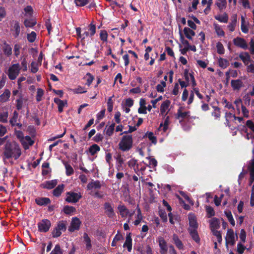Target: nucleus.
<instances>
[{
    "label": "nucleus",
    "mask_w": 254,
    "mask_h": 254,
    "mask_svg": "<svg viewBox=\"0 0 254 254\" xmlns=\"http://www.w3.org/2000/svg\"><path fill=\"white\" fill-rule=\"evenodd\" d=\"M21 155V150L19 145L15 142H7L3 152V160L14 158L17 160Z\"/></svg>",
    "instance_id": "1"
},
{
    "label": "nucleus",
    "mask_w": 254,
    "mask_h": 254,
    "mask_svg": "<svg viewBox=\"0 0 254 254\" xmlns=\"http://www.w3.org/2000/svg\"><path fill=\"white\" fill-rule=\"evenodd\" d=\"M132 146V138L131 135H127L123 136L119 144V148L123 151L129 150Z\"/></svg>",
    "instance_id": "2"
},
{
    "label": "nucleus",
    "mask_w": 254,
    "mask_h": 254,
    "mask_svg": "<svg viewBox=\"0 0 254 254\" xmlns=\"http://www.w3.org/2000/svg\"><path fill=\"white\" fill-rule=\"evenodd\" d=\"M190 114V111H185L183 107H180L177 111L176 118L179 121L180 124H183L186 120L190 121L191 119H195V117H191Z\"/></svg>",
    "instance_id": "3"
},
{
    "label": "nucleus",
    "mask_w": 254,
    "mask_h": 254,
    "mask_svg": "<svg viewBox=\"0 0 254 254\" xmlns=\"http://www.w3.org/2000/svg\"><path fill=\"white\" fill-rule=\"evenodd\" d=\"M21 68L18 63L12 64L6 72L8 78L11 80L15 79L18 76Z\"/></svg>",
    "instance_id": "4"
},
{
    "label": "nucleus",
    "mask_w": 254,
    "mask_h": 254,
    "mask_svg": "<svg viewBox=\"0 0 254 254\" xmlns=\"http://www.w3.org/2000/svg\"><path fill=\"white\" fill-rule=\"evenodd\" d=\"M82 195L80 192H74L69 191L66 192V198L65 200L68 202L76 203L81 198Z\"/></svg>",
    "instance_id": "5"
},
{
    "label": "nucleus",
    "mask_w": 254,
    "mask_h": 254,
    "mask_svg": "<svg viewBox=\"0 0 254 254\" xmlns=\"http://www.w3.org/2000/svg\"><path fill=\"white\" fill-rule=\"evenodd\" d=\"M51 226V222L48 219H43L38 223L39 231L43 233L48 231Z\"/></svg>",
    "instance_id": "6"
},
{
    "label": "nucleus",
    "mask_w": 254,
    "mask_h": 254,
    "mask_svg": "<svg viewBox=\"0 0 254 254\" xmlns=\"http://www.w3.org/2000/svg\"><path fill=\"white\" fill-rule=\"evenodd\" d=\"M10 30L15 38L18 37L20 32V26L19 23L17 21L13 20L11 22Z\"/></svg>",
    "instance_id": "7"
},
{
    "label": "nucleus",
    "mask_w": 254,
    "mask_h": 254,
    "mask_svg": "<svg viewBox=\"0 0 254 254\" xmlns=\"http://www.w3.org/2000/svg\"><path fill=\"white\" fill-rule=\"evenodd\" d=\"M234 44L239 48L246 50L248 48V45L246 41L242 38L237 37L233 39Z\"/></svg>",
    "instance_id": "8"
},
{
    "label": "nucleus",
    "mask_w": 254,
    "mask_h": 254,
    "mask_svg": "<svg viewBox=\"0 0 254 254\" xmlns=\"http://www.w3.org/2000/svg\"><path fill=\"white\" fill-rule=\"evenodd\" d=\"M225 239L226 245L229 244L231 246H234L235 245V234L232 229H229L227 230Z\"/></svg>",
    "instance_id": "9"
},
{
    "label": "nucleus",
    "mask_w": 254,
    "mask_h": 254,
    "mask_svg": "<svg viewBox=\"0 0 254 254\" xmlns=\"http://www.w3.org/2000/svg\"><path fill=\"white\" fill-rule=\"evenodd\" d=\"M80 224L81 221L78 218H73L70 223V226L68 228V230L70 232H74L75 230H77L79 229Z\"/></svg>",
    "instance_id": "10"
},
{
    "label": "nucleus",
    "mask_w": 254,
    "mask_h": 254,
    "mask_svg": "<svg viewBox=\"0 0 254 254\" xmlns=\"http://www.w3.org/2000/svg\"><path fill=\"white\" fill-rule=\"evenodd\" d=\"M159 246L160 248V253L161 254H167V245L165 240L162 237H159L158 238Z\"/></svg>",
    "instance_id": "11"
},
{
    "label": "nucleus",
    "mask_w": 254,
    "mask_h": 254,
    "mask_svg": "<svg viewBox=\"0 0 254 254\" xmlns=\"http://www.w3.org/2000/svg\"><path fill=\"white\" fill-rule=\"evenodd\" d=\"M190 224V228L189 230H196L198 227L195 217L192 214H190L188 216Z\"/></svg>",
    "instance_id": "12"
},
{
    "label": "nucleus",
    "mask_w": 254,
    "mask_h": 254,
    "mask_svg": "<svg viewBox=\"0 0 254 254\" xmlns=\"http://www.w3.org/2000/svg\"><path fill=\"white\" fill-rule=\"evenodd\" d=\"M57 183L58 182L56 180L46 181L41 185V187L43 189L50 190L53 189L57 185Z\"/></svg>",
    "instance_id": "13"
},
{
    "label": "nucleus",
    "mask_w": 254,
    "mask_h": 254,
    "mask_svg": "<svg viewBox=\"0 0 254 254\" xmlns=\"http://www.w3.org/2000/svg\"><path fill=\"white\" fill-rule=\"evenodd\" d=\"M21 144L25 149H27L29 146H31L34 143V141L32 140L29 136H26L21 140Z\"/></svg>",
    "instance_id": "14"
},
{
    "label": "nucleus",
    "mask_w": 254,
    "mask_h": 254,
    "mask_svg": "<svg viewBox=\"0 0 254 254\" xmlns=\"http://www.w3.org/2000/svg\"><path fill=\"white\" fill-rule=\"evenodd\" d=\"M104 208L105 209V213L108 217L112 218L114 216L115 213L114 209L110 203L106 202L104 204Z\"/></svg>",
    "instance_id": "15"
},
{
    "label": "nucleus",
    "mask_w": 254,
    "mask_h": 254,
    "mask_svg": "<svg viewBox=\"0 0 254 254\" xmlns=\"http://www.w3.org/2000/svg\"><path fill=\"white\" fill-rule=\"evenodd\" d=\"M118 209L122 217L126 218L129 214V210L124 205H119Z\"/></svg>",
    "instance_id": "16"
},
{
    "label": "nucleus",
    "mask_w": 254,
    "mask_h": 254,
    "mask_svg": "<svg viewBox=\"0 0 254 254\" xmlns=\"http://www.w3.org/2000/svg\"><path fill=\"white\" fill-rule=\"evenodd\" d=\"M231 84L234 90H239L243 86V82L240 79L232 80Z\"/></svg>",
    "instance_id": "17"
},
{
    "label": "nucleus",
    "mask_w": 254,
    "mask_h": 254,
    "mask_svg": "<svg viewBox=\"0 0 254 254\" xmlns=\"http://www.w3.org/2000/svg\"><path fill=\"white\" fill-rule=\"evenodd\" d=\"M239 58L243 62L245 65H248L251 61V56L247 52H242L239 55Z\"/></svg>",
    "instance_id": "18"
},
{
    "label": "nucleus",
    "mask_w": 254,
    "mask_h": 254,
    "mask_svg": "<svg viewBox=\"0 0 254 254\" xmlns=\"http://www.w3.org/2000/svg\"><path fill=\"white\" fill-rule=\"evenodd\" d=\"M172 240L173 243L179 250L184 249V245L176 234H173L172 236Z\"/></svg>",
    "instance_id": "19"
},
{
    "label": "nucleus",
    "mask_w": 254,
    "mask_h": 254,
    "mask_svg": "<svg viewBox=\"0 0 254 254\" xmlns=\"http://www.w3.org/2000/svg\"><path fill=\"white\" fill-rule=\"evenodd\" d=\"M35 202L38 205H46L51 202L50 199L48 197H38L35 199Z\"/></svg>",
    "instance_id": "20"
},
{
    "label": "nucleus",
    "mask_w": 254,
    "mask_h": 254,
    "mask_svg": "<svg viewBox=\"0 0 254 254\" xmlns=\"http://www.w3.org/2000/svg\"><path fill=\"white\" fill-rule=\"evenodd\" d=\"M123 247H127L128 251L129 252H131L132 250V239L130 233L127 235L126 241Z\"/></svg>",
    "instance_id": "21"
},
{
    "label": "nucleus",
    "mask_w": 254,
    "mask_h": 254,
    "mask_svg": "<svg viewBox=\"0 0 254 254\" xmlns=\"http://www.w3.org/2000/svg\"><path fill=\"white\" fill-rule=\"evenodd\" d=\"M170 124V118L169 116H167L164 120V123H161L158 128L159 130H162L163 132H165L168 128V126Z\"/></svg>",
    "instance_id": "22"
},
{
    "label": "nucleus",
    "mask_w": 254,
    "mask_h": 254,
    "mask_svg": "<svg viewBox=\"0 0 254 254\" xmlns=\"http://www.w3.org/2000/svg\"><path fill=\"white\" fill-rule=\"evenodd\" d=\"M10 92L8 89H5L3 93L0 96V102H5L7 101L10 97Z\"/></svg>",
    "instance_id": "23"
},
{
    "label": "nucleus",
    "mask_w": 254,
    "mask_h": 254,
    "mask_svg": "<svg viewBox=\"0 0 254 254\" xmlns=\"http://www.w3.org/2000/svg\"><path fill=\"white\" fill-rule=\"evenodd\" d=\"M170 104V102L168 100H166L162 103L160 107V112L162 115H166L167 113L166 112L169 107Z\"/></svg>",
    "instance_id": "24"
},
{
    "label": "nucleus",
    "mask_w": 254,
    "mask_h": 254,
    "mask_svg": "<svg viewBox=\"0 0 254 254\" xmlns=\"http://www.w3.org/2000/svg\"><path fill=\"white\" fill-rule=\"evenodd\" d=\"M101 184L99 181H92L89 183L87 186L88 190H92L93 189H99L101 188Z\"/></svg>",
    "instance_id": "25"
},
{
    "label": "nucleus",
    "mask_w": 254,
    "mask_h": 254,
    "mask_svg": "<svg viewBox=\"0 0 254 254\" xmlns=\"http://www.w3.org/2000/svg\"><path fill=\"white\" fill-rule=\"evenodd\" d=\"M210 225L211 230H216L220 227L219 220L216 218H213L210 221Z\"/></svg>",
    "instance_id": "26"
},
{
    "label": "nucleus",
    "mask_w": 254,
    "mask_h": 254,
    "mask_svg": "<svg viewBox=\"0 0 254 254\" xmlns=\"http://www.w3.org/2000/svg\"><path fill=\"white\" fill-rule=\"evenodd\" d=\"M2 50L4 54L7 57H9L12 54V48L6 43L4 44L2 47Z\"/></svg>",
    "instance_id": "27"
},
{
    "label": "nucleus",
    "mask_w": 254,
    "mask_h": 254,
    "mask_svg": "<svg viewBox=\"0 0 254 254\" xmlns=\"http://www.w3.org/2000/svg\"><path fill=\"white\" fill-rule=\"evenodd\" d=\"M184 33L186 37L189 39H192V37L195 35V32L188 27L184 28Z\"/></svg>",
    "instance_id": "28"
},
{
    "label": "nucleus",
    "mask_w": 254,
    "mask_h": 254,
    "mask_svg": "<svg viewBox=\"0 0 254 254\" xmlns=\"http://www.w3.org/2000/svg\"><path fill=\"white\" fill-rule=\"evenodd\" d=\"M64 185L61 184L56 187L53 191V195L55 196H59L63 191L64 189Z\"/></svg>",
    "instance_id": "29"
},
{
    "label": "nucleus",
    "mask_w": 254,
    "mask_h": 254,
    "mask_svg": "<svg viewBox=\"0 0 254 254\" xmlns=\"http://www.w3.org/2000/svg\"><path fill=\"white\" fill-rule=\"evenodd\" d=\"M115 124L112 123L109 127L106 126L105 129L104 131L105 132L107 135L108 136H111L113 135L114 129H115Z\"/></svg>",
    "instance_id": "30"
},
{
    "label": "nucleus",
    "mask_w": 254,
    "mask_h": 254,
    "mask_svg": "<svg viewBox=\"0 0 254 254\" xmlns=\"http://www.w3.org/2000/svg\"><path fill=\"white\" fill-rule=\"evenodd\" d=\"M215 19L218 20L221 22L227 23L228 21V16L226 13L223 15H217L215 16Z\"/></svg>",
    "instance_id": "31"
},
{
    "label": "nucleus",
    "mask_w": 254,
    "mask_h": 254,
    "mask_svg": "<svg viewBox=\"0 0 254 254\" xmlns=\"http://www.w3.org/2000/svg\"><path fill=\"white\" fill-rule=\"evenodd\" d=\"M54 102L58 105V111L60 113H62L63 111V108L65 106V103L59 99V98H54Z\"/></svg>",
    "instance_id": "32"
},
{
    "label": "nucleus",
    "mask_w": 254,
    "mask_h": 254,
    "mask_svg": "<svg viewBox=\"0 0 254 254\" xmlns=\"http://www.w3.org/2000/svg\"><path fill=\"white\" fill-rule=\"evenodd\" d=\"M248 169L250 174V179L252 182L254 181V160L251 161L250 163Z\"/></svg>",
    "instance_id": "33"
},
{
    "label": "nucleus",
    "mask_w": 254,
    "mask_h": 254,
    "mask_svg": "<svg viewBox=\"0 0 254 254\" xmlns=\"http://www.w3.org/2000/svg\"><path fill=\"white\" fill-rule=\"evenodd\" d=\"M100 150V147L97 144H94L90 146L88 152L91 155H94Z\"/></svg>",
    "instance_id": "34"
},
{
    "label": "nucleus",
    "mask_w": 254,
    "mask_h": 254,
    "mask_svg": "<svg viewBox=\"0 0 254 254\" xmlns=\"http://www.w3.org/2000/svg\"><path fill=\"white\" fill-rule=\"evenodd\" d=\"M189 231L193 240L196 243H198L200 241V238L199 237L196 230H189Z\"/></svg>",
    "instance_id": "35"
},
{
    "label": "nucleus",
    "mask_w": 254,
    "mask_h": 254,
    "mask_svg": "<svg viewBox=\"0 0 254 254\" xmlns=\"http://www.w3.org/2000/svg\"><path fill=\"white\" fill-rule=\"evenodd\" d=\"M8 113L7 111H0V122L2 123H6L7 122V119Z\"/></svg>",
    "instance_id": "36"
},
{
    "label": "nucleus",
    "mask_w": 254,
    "mask_h": 254,
    "mask_svg": "<svg viewBox=\"0 0 254 254\" xmlns=\"http://www.w3.org/2000/svg\"><path fill=\"white\" fill-rule=\"evenodd\" d=\"M214 26L215 32L218 36H224L225 35V32L220 25L214 23Z\"/></svg>",
    "instance_id": "37"
},
{
    "label": "nucleus",
    "mask_w": 254,
    "mask_h": 254,
    "mask_svg": "<svg viewBox=\"0 0 254 254\" xmlns=\"http://www.w3.org/2000/svg\"><path fill=\"white\" fill-rule=\"evenodd\" d=\"M224 213L226 216L227 217L231 224L233 226H235V222L234 219H233L231 212L230 210H227L224 211Z\"/></svg>",
    "instance_id": "38"
},
{
    "label": "nucleus",
    "mask_w": 254,
    "mask_h": 254,
    "mask_svg": "<svg viewBox=\"0 0 254 254\" xmlns=\"http://www.w3.org/2000/svg\"><path fill=\"white\" fill-rule=\"evenodd\" d=\"M218 64L219 66L223 68H226L229 64L227 60L221 58L218 60Z\"/></svg>",
    "instance_id": "39"
},
{
    "label": "nucleus",
    "mask_w": 254,
    "mask_h": 254,
    "mask_svg": "<svg viewBox=\"0 0 254 254\" xmlns=\"http://www.w3.org/2000/svg\"><path fill=\"white\" fill-rule=\"evenodd\" d=\"M36 24V21L34 19H26L24 21V24L26 27H32Z\"/></svg>",
    "instance_id": "40"
},
{
    "label": "nucleus",
    "mask_w": 254,
    "mask_h": 254,
    "mask_svg": "<svg viewBox=\"0 0 254 254\" xmlns=\"http://www.w3.org/2000/svg\"><path fill=\"white\" fill-rule=\"evenodd\" d=\"M83 239L85 243H86L87 249H90L91 248V240L87 233H84Z\"/></svg>",
    "instance_id": "41"
},
{
    "label": "nucleus",
    "mask_w": 254,
    "mask_h": 254,
    "mask_svg": "<svg viewBox=\"0 0 254 254\" xmlns=\"http://www.w3.org/2000/svg\"><path fill=\"white\" fill-rule=\"evenodd\" d=\"M214 111L212 112V115L215 117V119H219L221 116V112L219 108L217 107H213Z\"/></svg>",
    "instance_id": "42"
},
{
    "label": "nucleus",
    "mask_w": 254,
    "mask_h": 254,
    "mask_svg": "<svg viewBox=\"0 0 254 254\" xmlns=\"http://www.w3.org/2000/svg\"><path fill=\"white\" fill-rule=\"evenodd\" d=\"M216 4L220 10H222L226 7L227 1L226 0H218Z\"/></svg>",
    "instance_id": "43"
},
{
    "label": "nucleus",
    "mask_w": 254,
    "mask_h": 254,
    "mask_svg": "<svg viewBox=\"0 0 254 254\" xmlns=\"http://www.w3.org/2000/svg\"><path fill=\"white\" fill-rule=\"evenodd\" d=\"M66 222L65 221H60L57 226L56 227L58 229H59L61 231H65L66 230Z\"/></svg>",
    "instance_id": "44"
},
{
    "label": "nucleus",
    "mask_w": 254,
    "mask_h": 254,
    "mask_svg": "<svg viewBox=\"0 0 254 254\" xmlns=\"http://www.w3.org/2000/svg\"><path fill=\"white\" fill-rule=\"evenodd\" d=\"M64 165L66 169V175L68 176L72 175L73 173V169L71 165L67 163H65Z\"/></svg>",
    "instance_id": "45"
},
{
    "label": "nucleus",
    "mask_w": 254,
    "mask_h": 254,
    "mask_svg": "<svg viewBox=\"0 0 254 254\" xmlns=\"http://www.w3.org/2000/svg\"><path fill=\"white\" fill-rule=\"evenodd\" d=\"M122 239H123V236L121 234L118 233L116 235L113 239V241L112 243V246L115 247L116 246L117 242Z\"/></svg>",
    "instance_id": "46"
},
{
    "label": "nucleus",
    "mask_w": 254,
    "mask_h": 254,
    "mask_svg": "<svg viewBox=\"0 0 254 254\" xmlns=\"http://www.w3.org/2000/svg\"><path fill=\"white\" fill-rule=\"evenodd\" d=\"M206 211L208 217H211L215 215V211L214 209L210 206H206Z\"/></svg>",
    "instance_id": "47"
},
{
    "label": "nucleus",
    "mask_w": 254,
    "mask_h": 254,
    "mask_svg": "<svg viewBox=\"0 0 254 254\" xmlns=\"http://www.w3.org/2000/svg\"><path fill=\"white\" fill-rule=\"evenodd\" d=\"M30 66H31V72L33 73H35L38 71V66L40 65H39V64H38L36 62H32L31 63Z\"/></svg>",
    "instance_id": "48"
},
{
    "label": "nucleus",
    "mask_w": 254,
    "mask_h": 254,
    "mask_svg": "<svg viewBox=\"0 0 254 254\" xmlns=\"http://www.w3.org/2000/svg\"><path fill=\"white\" fill-rule=\"evenodd\" d=\"M84 78L86 80V85L90 86L94 79V77L91 73H87Z\"/></svg>",
    "instance_id": "49"
},
{
    "label": "nucleus",
    "mask_w": 254,
    "mask_h": 254,
    "mask_svg": "<svg viewBox=\"0 0 254 254\" xmlns=\"http://www.w3.org/2000/svg\"><path fill=\"white\" fill-rule=\"evenodd\" d=\"M235 115H233L232 113L230 112H226L225 113V118H226V123H225L226 126H229V121L231 120V118H234Z\"/></svg>",
    "instance_id": "50"
},
{
    "label": "nucleus",
    "mask_w": 254,
    "mask_h": 254,
    "mask_svg": "<svg viewBox=\"0 0 254 254\" xmlns=\"http://www.w3.org/2000/svg\"><path fill=\"white\" fill-rule=\"evenodd\" d=\"M36 38V34L35 32H32L29 34H28L27 35V38L28 41L32 43L34 42Z\"/></svg>",
    "instance_id": "51"
},
{
    "label": "nucleus",
    "mask_w": 254,
    "mask_h": 254,
    "mask_svg": "<svg viewBox=\"0 0 254 254\" xmlns=\"http://www.w3.org/2000/svg\"><path fill=\"white\" fill-rule=\"evenodd\" d=\"M216 49H217V53L218 54L221 55V54H223L224 53V51H225L224 48L223 44L221 42H218L217 43Z\"/></svg>",
    "instance_id": "52"
},
{
    "label": "nucleus",
    "mask_w": 254,
    "mask_h": 254,
    "mask_svg": "<svg viewBox=\"0 0 254 254\" xmlns=\"http://www.w3.org/2000/svg\"><path fill=\"white\" fill-rule=\"evenodd\" d=\"M50 254H63V251L61 249L60 246L59 245H56Z\"/></svg>",
    "instance_id": "53"
},
{
    "label": "nucleus",
    "mask_w": 254,
    "mask_h": 254,
    "mask_svg": "<svg viewBox=\"0 0 254 254\" xmlns=\"http://www.w3.org/2000/svg\"><path fill=\"white\" fill-rule=\"evenodd\" d=\"M64 210L65 213L67 214H70L71 213H73V212H75L76 209L75 207L73 206H65L64 208Z\"/></svg>",
    "instance_id": "54"
},
{
    "label": "nucleus",
    "mask_w": 254,
    "mask_h": 254,
    "mask_svg": "<svg viewBox=\"0 0 254 254\" xmlns=\"http://www.w3.org/2000/svg\"><path fill=\"white\" fill-rule=\"evenodd\" d=\"M44 94V91L41 88H38L37 91L36 99L37 102H40L42 100V97Z\"/></svg>",
    "instance_id": "55"
},
{
    "label": "nucleus",
    "mask_w": 254,
    "mask_h": 254,
    "mask_svg": "<svg viewBox=\"0 0 254 254\" xmlns=\"http://www.w3.org/2000/svg\"><path fill=\"white\" fill-rule=\"evenodd\" d=\"M108 33L106 30H101L100 33V38L104 42H106L108 38Z\"/></svg>",
    "instance_id": "56"
},
{
    "label": "nucleus",
    "mask_w": 254,
    "mask_h": 254,
    "mask_svg": "<svg viewBox=\"0 0 254 254\" xmlns=\"http://www.w3.org/2000/svg\"><path fill=\"white\" fill-rule=\"evenodd\" d=\"M90 0H74L76 5L78 6H83L87 4Z\"/></svg>",
    "instance_id": "57"
},
{
    "label": "nucleus",
    "mask_w": 254,
    "mask_h": 254,
    "mask_svg": "<svg viewBox=\"0 0 254 254\" xmlns=\"http://www.w3.org/2000/svg\"><path fill=\"white\" fill-rule=\"evenodd\" d=\"M165 81H161L160 84L156 86V90L158 92H163L164 91V88L166 86Z\"/></svg>",
    "instance_id": "58"
},
{
    "label": "nucleus",
    "mask_w": 254,
    "mask_h": 254,
    "mask_svg": "<svg viewBox=\"0 0 254 254\" xmlns=\"http://www.w3.org/2000/svg\"><path fill=\"white\" fill-rule=\"evenodd\" d=\"M212 231L213 234L217 237V241L219 243H221L222 241V238L220 231H218L216 230H213Z\"/></svg>",
    "instance_id": "59"
},
{
    "label": "nucleus",
    "mask_w": 254,
    "mask_h": 254,
    "mask_svg": "<svg viewBox=\"0 0 254 254\" xmlns=\"http://www.w3.org/2000/svg\"><path fill=\"white\" fill-rule=\"evenodd\" d=\"M113 109V101L112 100V97L109 98L107 102V109L109 112L112 111Z\"/></svg>",
    "instance_id": "60"
},
{
    "label": "nucleus",
    "mask_w": 254,
    "mask_h": 254,
    "mask_svg": "<svg viewBox=\"0 0 254 254\" xmlns=\"http://www.w3.org/2000/svg\"><path fill=\"white\" fill-rule=\"evenodd\" d=\"M17 118L18 114L16 111H15L13 113L12 118L10 120V123L11 125V126H14L15 125V123H16Z\"/></svg>",
    "instance_id": "61"
},
{
    "label": "nucleus",
    "mask_w": 254,
    "mask_h": 254,
    "mask_svg": "<svg viewBox=\"0 0 254 254\" xmlns=\"http://www.w3.org/2000/svg\"><path fill=\"white\" fill-rule=\"evenodd\" d=\"M193 76L191 73H189L188 70L187 69L185 70L184 71V77L185 79L189 83V82L190 81L191 76Z\"/></svg>",
    "instance_id": "62"
},
{
    "label": "nucleus",
    "mask_w": 254,
    "mask_h": 254,
    "mask_svg": "<svg viewBox=\"0 0 254 254\" xmlns=\"http://www.w3.org/2000/svg\"><path fill=\"white\" fill-rule=\"evenodd\" d=\"M72 91L74 93L79 94L86 92V90L82 87L78 86L76 88H74L72 90Z\"/></svg>",
    "instance_id": "63"
},
{
    "label": "nucleus",
    "mask_w": 254,
    "mask_h": 254,
    "mask_svg": "<svg viewBox=\"0 0 254 254\" xmlns=\"http://www.w3.org/2000/svg\"><path fill=\"white\" fill-rule=\"evenodd\" d=\"M103 139V136L102 134L98 133L96 134L93 138V140L96 142L101 141Z\"/></svg>",
    "instance_id": "64"
}]
</instances>
